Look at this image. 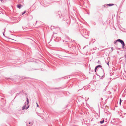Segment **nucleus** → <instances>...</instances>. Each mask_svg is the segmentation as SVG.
I'll return each mask as SVG.
<instances>
[{
  "mask_svg": "<svg viewBox=\"0 0 126 126\" xmlns=\"http://www.w3.org/2000/svg\"><path fill=\"white\" fill-rule=\"evenodd\" d=\"M120 101L119 104H120L121 105V102H122V101H121V99L120 98Z\"/></svg>",
  "mask_w": 126,
  "mask_h": 126,
  "instance_id": "7",
  "label": "nucleus"
},
{
  "mask_svg": "<svg viewBox=\"0 0 126 126\" xmlns=\"http://www.w3.org/2000/svg\"><path fill=\"white\" fill-rule=\"evenodd\" d=\"M26 105L24 106L22 108V110H23L25 109H27L29 107V106L28 105L27 106V107L26 108Z\"/></svg>",
  "mask_w": 126,
  "mask_h": 126,
  "instance_id": "3",
  "label": "nucleus"
},
{
  "mask_svg": "<svg viewBox=\"0 0 126 126\" xmlns=\"http://www.w3.org/2000/svg\"><path fill=\"white\" fill-rule=\"evenodd\" d=\"M97 67H96L95 68V72H96V69L97 68Z\"/></svg>",
  "mask_w": 126,
  "mask_h": 126,
  "instance_id": "8",
  "label": "nucleus"
},
{
  "mask_svg": "<svg viewBox=\"0 0 126 126\" xmlns=\"http://www.w3.org/2000/svg\"><path fill=\"white\" fill-rule=\"evenodd\" d=\"M107 64L108 65H109V62H108L107 63Z\"/></svg>",
  "mask_w": 126,
  "mask_h": 126,
  "instance_id": "11",
  "label": "nucleus"
},
{
  "mask_svg": "<svg viewBox=\"0 0 126 126\" xmlns=\"http://www.w3.org/2000/svg\"><path fill=\"white\" fill-rule=\"evenodd\" d=\"M26 12V11H25L24 13H22V15H23L24 14H25V13Z\"/></svg>",
  "mask_w": 126,
  "mask_h": 126,
  "instance_id": "10",
  "label": "nucleus"
},
{
  "mask_svg": "<svg viewBox=\"0 0 126 126\" xmlns=\"http://www.w3.org/2000/svg\"><path fill=\"white\" fill-rule=\"evenodd\" d=\"M0 0L1 1V2H2V0Z\"/></svg>",
  "mask_w": 126,
  "mask_h": 126,
  "instance_id": "14",
  "label": "nucleus"
},
{
  "mask_svg": "<svg viewBox=\"0 0 126 126\" xmlns=\"http://www.w3.org/2000/svg\"><path fill=\"white\" fill-rule=\"evenodd\" d=\"M33 121L32 122H29L28 123H27V126H30L32 125L33 124Z\"/></svg>",
  "mask_w": 126,
  "mask_h": 126,
  "instance_id": "2",
  "label": "nucleus"
},
{
  "mask_svg": "<svg viewBox=\"0 0 126 126\" xmlns=\"http://www.w3.org/2000/svg\"><path fill=\"white\" fill-rule=\"evenodd\" d=\"M117 42H120L122 45V48H124L125 44H124V43L123 41L121 39H118L117 40L114 41V44H115Z\"/></svg>",
  "mask_w": 126,
  "mask_h": 126,
  "instance_id": "1",
  "label": "nucleus"
},
{
  "mask_svg": "<svg viewBox=\"0 0 126 126\" xmlns=\"http://www.w3.org/2000/svg\"><path fill=\"white\" fill-rule=\"evenodd\" d=\"M27 104H28L29 103V101L28 100V98H27Z\"/></svg>",
  "mask_w": 126,
  "mask_h": 126,
  "instance_id": "12",
  "label": "nucleus"
},
{
  "mask_svg": "<svg viewBox=\"0 0 126 126\" xmlns=\"http://www.w3.org/2000/svg\"><path fill=\"white\" fill-rule=\"evenodd\" d=\"M104 120H103V121H100V123L101 124H103V123H104Z\"/></svg>",
  "mask_w": 126,
  "mask_h": 126,
  "instance_id": "6",
  "label": "nucleus"
},
{
  "mask_svg": "<svg viewBox=\"0 0 126 126\" xmlns=\"http://www.w3.org/2000/svg\"><path fill=\"white\" fill-rule=\"evenodd\" d=\"M37 107H39V105H38V104H37Z\"/></svg>",
  "mask_w": 126,
  "mask_h": 126,
  "instance_id": "13",
  "label": "nucleus"
},
{
  "mask_svg": "<svg viewBox=\"0 0 126 126\" xmlns=\"http://www.w3.org/2000/svg\"><path fill=\"white\" fill-rule=\"evenodd\" d=\"M114 5V4H107L106 5L107 6H112Z\"/></svg>",
  "mask_w": 126,
  "mask_h": 126,
  "instance_id": "5",
  "label": "nucleus"
},
{
  "mask_svg": "<svg viewBox=\"0 0 126 126\" xmlns=\"http://www.w3.org/2000/svg\"><path fill=\"white\" fill-rule=\"evenodd\" d=\"M96 67L97 68H98V67H101V66L100 65H98V66H97Z\"/></svg>",
  "mask_w": 126,
  "mask_h": 126,
  "instance_id": "9",
  "label": "nucleus"
},
{
  "mask_svg": "<svg viewBox=\"0 0 126 126\" xmlns=\"http://www.w3.org/2000/svg\"><path fill=\"white\" fill-rule=\"evenodd\" d=\"M22 6L20 4H19L17 5V7L19 9H20Z\"/></svg>",
  "mask_w": 126,
  "mask_h": 126,
  "instance_id": "4",
  "label": "nucleus"
}]
</instances>
